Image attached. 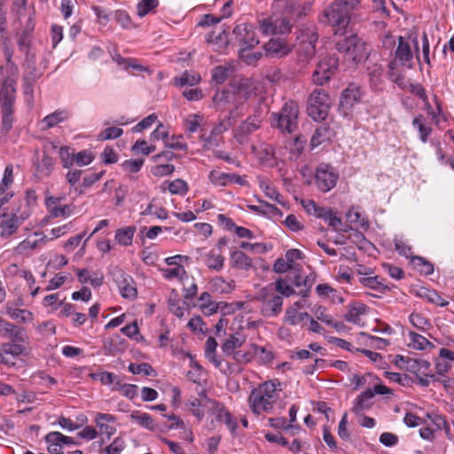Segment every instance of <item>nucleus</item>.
Returning <instances> with one entry per match:
<instances>
[{"label":"nucleus","instance_id":"obj_1","mask_svg":"<svg viewBox=\"0 0 454 454\" xmlns=\"http://www.w3.org/2000/svg\"><path fill=\"white\" fill-rule=\"evenodd\" d=\"M255 94V86L248 78L232 81L223 90H217L213 97V105L217 111L229 110L231 118L243 115L241 110L245 102Z\"/></svg>","mask_w":454,"mask_h":454},{"label":"nucleus","instance_id":"obj_2","mask_svg":"<svg viewBox=\"0 0 454 454\" xmlns=\"http://www.w3.org/2000/svg\"><path fill=\"white\" fill-rule=\"evenodd\" d=\"M366 14L361 0H338L325 11L324 16L335 27V34L344 35L350 23L363 20Z\"/></svg>","mask_w":454,"mask_h":454},{"label":"nucleus","instance_id":"obj_3","mask_svg":"<svg viewBox=\"0 0 454 454\" xmlns=\"http://www.w3.org/2000/svg\"><path fill=\"white\" fill-rule=\"evenodd\" d=\"M281 391V383L277 380L265 381L252 389L248 396V404L252 412L255 415H261L263 412L271 413Z\"/></svg>","mask_w":454,"mask_h":454},{"label":"nucleus","instance_id":"obj_4","mask_svg":"<svg viewBox=\"0 0 454 454\" xmlns=\"http://www.w3.org/2000/svg\"><path fill=\"white\" fill-rule=\"evenodd\" d=\"M35 62V54H27L23 64L22 90L25 99L29 105L34 102V87L46 68L43 61H41L38 66Z\"/></svg>","mask_w":454,"mask_h":454},{"label":"nucleus","instance_id":"obj_5","mask_svg":"<svg viewBox=\"0 0 454 454\" xmlns=\"http://www.w3.org/2000/svg\"><path fill=\"white\" fill-rule=\"evenodd\" d=\"M19 69L10 60L0 69V102L1 106H13L16 98V82Z\"/></svg>","mask_w":454,"mask_h":454},{"label":"nucleus","instance_id":"obj_6","mask_svg":"<svg viewBox=\"0 0 454 454\" xmlns=\"http://www.w3.org/2000/svg\"><path fill=\"white\" fill-rule=\"evenodd\" d=\"M336 49L345 53L347 60L358 64L365 60L371 51V46L356 35H351L336 43Z\"/></svg>","mask_w":454,"mask_h":454},{"label":"nucleus","instance_id":"obj_7","mask_svg":"<svg viewBox=\"0 0 454 454\" xmlns=\"http://www.w3.org/2000/svg\"><path fill=\"white\" fill-rule=\"evenodd\" d=\"M271 126L283 133H293L298 126L299 106L293 100L286 102L278 114H272Z\"/></svg>","mask_w":454,"mask_h":454},{"label":"nucleus","instance_id":"obj_8","mask_svg":"<svg viewBox=\"0 0 454 454\" xmlns=\"http://www.w3.org/2000/svg\"><path fill=\"white\" fill-rule=\"evenodd\" d=\"M414 52H419V42L416 36H399L398 44L395 51L394 59L389 63L408 69L413 67Z\"/></svg>","mask_w":454,"mask_h":454},{"label":"nucleus","instance_id":"obj_9","mask_svg":"<svg viewBox=\"0 0 454 454\" xmlns=\"http://www.w3.org/2000/svg\"><path fill=\"white\" fill-rule=\"evenodd\" d=\"M256 299L261 304V313L266 317H275L282 311L283 297L275 293L272 284L259 290Z\"/></svg>","mask_w":454,"mask_h":454},{"label":"nucleus","instance_id":"obj_10","mask_svg":"<svg viewBox=\"0 0 454 454\" xmlns=\"http://www.w3.org/2000/svg\"><path fill=\"white\" fill-rule=\"evenodd\" d=\"M318 35L315 26L310 25L299 30L297 35V54L301 61H307L316 54Z\"/></svg>","mask_w":454,"mask_h":454},{"label":"nucleus","instance_id":"obj_11","mask_svg":"<svg viewBox=\"0 0 454 454\" xmlns=\"http://www.w3.org/2000/svg\"><path fill=\"white\" fill-rule=\"evenodd\" d=\"M330 106L329 95L324 90H314L308 99V114L315 121H323L326 118Z\"/></svg>","mask_w":454,"mask_h":454},{"label":"nucleus","instance_id":"obj_12","mask_svg":"<svg viewBox=\"0 0 454 454\" xmlns=\"http://www.w3.org/2000/svg\"><path fill=\"white\" fill-rule=\"evenodd\" d=\"M231 40L239 47V50H251L259 44L254 27L246 22L238 24L234 27Z\"/></svg>","mask_w":454,"mask_h":454},{"label":"nucleus","instance_id":"obj_13","mask_svg":"<svg viewBox=\"0 0 454 454\" xmlns=\"http://www.w3.org/2000/svg\"><path fill=\"white\" fill-rule=\"evenodd\" d=\"M262 121L263 117L260 112H255L253 115L248 116L243 121L233 130L234 137L239 144H247L249 140V136L261 128Z\"/></svg>","mask_w":454,"mask_h":454},{"label":"nucleus","instance_id":"obj_14","mask_svg":"<svg viewBox=\"0 0 454 454\" xmlns=\"http://www.w3.org/2000/svg\"><path fill=\"white\" fill-rule=\"evenodd\" d=\"M260 29L266 35L286 34L291 30L290 20L286 16L273 14L260 20Z\"/></svg>","mask_w":454,"mask_h":454},{"label":"nucleus","instance_id":"obj_15","mask_svg":"<svg viewBox=\"0 0 454 454\" xmlns=\"http://www.w3.org/2000/svg\"><path fill=\"white\" fill-rule=\"evenodd\" d=\"M338 179L339 173L333 167L325 163L317 167L315 175V182L320 191L324 192L331 191L335 187Z\"/></svg>","mask_w":454,"mask_h":454},{"label":"nucleus","instance_id":"obj_16","mask_svg":"<svg viewBox=\"0 0 454 454\" xmlns=\"http://www.w3.org/2000/svg\"><path fill=\"white\" fill-rule=\"evenodd\" d=\"M63 199L60 196H48L45 198V206L51 217L67 218L74 213L75 207L73 204H62Z\"/></svg>","mask_w":454,"mask_h":454},{"label":"nucleus","instance_id":"obj_17","mask_svg":"<svg viewBox=\"0 0 454 454\" xmlns=\"http://www.w3.org/2000/svg\"><path fill=\"white\" fill-rule=\"evenodd\" d=\"M207 410L219 420L223 422L230 431L234 432L238 427L237 420L226 410L224 405L215 400L206 401Z\"/></svg>","mask_w":454,"mask_h":454},{"label":"nucleus","instance_id":"obj_18","mask_svg":"<svg viewBox=\"0 0 454 454\" xmlns=\"http://www.w3.org/2000/svg\"><path fill=\"white\" fill-rule=\"evenodd\" d=\"M265 55L272 59H281L287 56L293 50V45L282 38H271L263 46Z\"/></svg>","mask_w":454,"mask_h":454},{"label":"nucleus","instance_id":"obj_19","mask_svg":"<svg viewBox=\"0 0 454 454\" xmlns=\"http://www.w3.org/2000/svg\"><path fill=\"white\" fill-rule=\"evenodd\" d=\"M362 96L363 91L360 86L351 83L342 91L340 106L346 110H349L354 105L360 102Z\"/></svg>","mask_w":454,"mask_h":454},{"label":"nucleus","instance_id":"obj_20","mask_svg":"<svg viewBox=\"0 0 454 454\" xmlns=\"http://www.w3.org/2000/svg\"><path fill=\"white\" fill-rule=\"evenodd\" d=\"M116 417L110 413L97 412L95 414L94 422L98 428V432L101 434H106L108 438L114 435L116 432L114 423Z\"/></svg>","mask_w":454,"mask_h":454},{"label":"nucleus","instance_id":"obj_21","mask_svg":"<svg viewBox=\"0 0 454 454\" xmlns=\"http://www.w3.org/2000/svg\"><path fill=\"white\" fill-rule=\"evenodd\" d=\"M0 335L13 342H24L27 336L24 329L0 317Z\"/></svg>","mask_w":454,"mask_h":454},{"label":"nucleus","instance_id":"obj_22","mask_svg":"<svg viewBox=\"0 0 454 454\" xmlns=\"http://www.w3.org/2000/svg\"><path fill=\"white\" fill-rule=\"evenodd\" d=\"M230 266L235 270L248 271L254 266L253 260L240 250H234L230 254Z\"/></svg>","mask_w":454,"mask_h":454},{"label":"nucleus","instance_id":"obj_23","mask_svg":"<svg viewBox=\"0 0 454 454\" xmlns=\"http://www.w3.org/2000/svg\"><path fill=\"white\" fill-rule=\"evenodd\" d=\"M34 236L37 239L27 238L21 241L15 248L18 253H24L28 250L42 248L48 242V236L42 232H35Z\"/></svg>","mask_w":454,"mask_h":454},{"label":"nucleus","instance_id":"obj_24","mask_svg":"<svg viewBox=\"0 0 454 454\" xmlns=\"http://www.w3.org/2000/svg\"><path fill=\"white\" fill-rule=\"evenodd\" d=\"M21 224L9 216L7 213L0 214V237L8 239L17 232Z\"/></svg>","mask_w":454,"mask_h":454},{"label":"nucleus","instance_id":"obj_25","mask_svg":"<svg viewBox=\"0 0 454 454\" xmlns=\"http://www.w3.org/2000/svg\"><path fill=\"white\" fill-rule=\"evenodd\" d=\"M70 113L66 109H58L55 112L46 115L42 121V129H49L59 123L67 121L70 118Z\"/></svg>","mask_w":454,"mask_h":454},{"label":"nucleus","instance_id":"obj_26","mask_svg":"<svg viewBox=\"0 0 454 454\" xmlns=\"http://www.w3.org/2000/svg\"><path fill=\"white\" fill-rule=\"evenodd\" d=\"M25 350V347L19 344V342H7L1 345L0 349V363L5 364H12L13 365V362H10L7 358L8 355H11L12 356H18L21 355Z\"/></svg>","mask_w":454,"mask_h":454},{"label":"nucleus","instance_id":"obj_27","mask_svg":"<svg viewBox=\"0 0 454 454\" xmlns=\"http://www.w3.org/2000/svg\"><path fill=\"white\" fill-rule=\"evenodd\" d=\"M160 272L165 279H176L182 285H185L190 280V277L184 266H169L166 269H160Z\"/></svg>","mask_w":454,"mask_h":454},{"label":"nucleus","instance_id":"obj_28","mask_svg":"<svg viewBox=\"0 0 454 454\" xmlns=\"http://www.w3.org/2000/svg\"><path fill=\"white\" fill-rule=\"evenodd\" d=\"M119 278L116 279L121 294L124 298L133 299L137 296V289L132 284L131 278L126 275L122 270L119 272Z\"/></svg>","mask_w":454,"mask_h":454},{"label":"nucleus","instance_id":"obj_29","mask_svg":"<svg viewBox=\"0 0 454 454\" xmlns=\"http://www.w3.org/2000/svg\"><path fill=\"white\" fill-rule=\"evenodd\" d=\"M206 41L213 46L215 51L224 52L229 43L226 29H222L219 33L215 31L210 33Z\"/></svg>","mask_w":454,"mask_h":454},{"label":"nucleus","instance_id":"obj_30","mask_svg":"<svg viewBox=\"0 0 454 454\" xmlns=\"http://www.w3.org/2000/svg\"><path fill=\"white\" fill-rule=\"evenodd\" d=\"M129 419L132 422L149 431H155L157 429V425L153 419L150 414L146 412H143L137 410L132 411L129 414Z\"/></svg>","mask_w":454,"mask_h":454},{"label":"nucleus","instance_id":"obj_31","mask_svg":"<svg viewBox=\"0 0 454 454\" xmlns=\"http://www.w3.org/2000/svg\"><path fill=\"white\" fill-rule=\"evenodd\" d=\"M225 258L221 251L211 249L204 255L206 266L216 271H220L224 266Z\"/></svg>","mask_w":454,"mask_h":454},{"label":"nucleus","instance_id":"obj_32","mask_svg":"<svg viewBox=\"0 0 454 454\" xmlns=\"http://www.w3.org/2000/svg\"><path fill=\"white\" fill-rule=\"evenodd\" d=\"M415 294L417 296L437 306L444 307L449 304V301L442 298L437 292H435L434 290H430L424 286H420L418 289H416Z\"/></svg>","mask_w":454,"mask_h":454},{"label":"nucleus","instance_id":"obj_33","mask_svg":"<svg viewBox=\"0 0 454 454\" xmlns=\"http://www.w3.org/2000/svg\"><path fill=\"white\" fill-rule=\"evenodd\" d=\"M136 231L137 227L135 225L119 228L115 231L114 240L122 247L131 246Z\"/></svg>","mask_w":454,"mask_h":454},{"label":"nucleus","instance_id":"obj_34","mask_svg":"<svg viewBox=\"0 0 454 454\" xmlns=\"http://www.w3.org/2000/svg\"><path fill=\"white\" fill-rule=\"evenodd\" d=\"M6 213L9 215V216L15 219L16 222L22 224L30 217L32 214V208L28 204H23V201H19L12 206L10 212Z\"/></svg>","mask_w":454,"mask_h":454},{"label":"nucleus","instance_id":"obj_35","mask_svg":"<svg viewBox=\"0 0 454 454\" xmlns=\"http://www.w3.org/2000/svg\"><path fill=\"white\" fill-rule=\"evenodd\" d=\"M373 393H372V388L364 390L355 399L352 411L356 414H360L361 412L369 410L372 404L371 401Z\"/></svg>","mask_w":454,"mask_h":454},{"label":"nucleus","instance_id":"obj_36","mask_svg":"<svg viewBox=\"0 0 454 454\" xmlns=\"http://www.w3.org/2000/svg\"><path fill=\"white\" fill-rule=\"evenodd\" d=\"M199 308L204 315L210 316L218 310V303L213 301L212 296L207 292H203L199 297Z\"/></svg>","mask_w":454,"mask_h":454},{"label":"nucleus","instance_id":"obj_37","mask_svg":"<svg viewBox=\"0 0 454 454\" xmlns=\"http://www.w3.org/2000/svg\"><path fill=\"white\" fill-rule=\"evenodd\" d=\"M388 77L399 88L403 90L408 89L409 80L406 79L399 66H395V63L388 64Z\"/></svg>","mask_w":454,"mask_h":454},{"label":"nucleus","instance_id":"obj_38","mask_svg":"<svg viewBox=\"0 0 454 454\" xmlns=\"http://www.w3.org/2000/svg\"><path fill=\"white\" fill-rule=\"evenodd\" d=\"M7 315L20 323H29L34 319V315L31 311L14 308L12 304L7 303L5 306Z\"/></svg>","mask_w":454,"mask_h":454},{"label":"nucleus","instance_id":"obj_39","mask_svg":"<svg viewBox=\"0 0 454 454\" xmlns=\"http://www.w3.org/2000/svg\"><path fill=\"white\" fill-rule=\"evenodd\" d=\"M217 346L215 339L208 337L205 344V356L215 368L221 369L222 361L217 358L215 354Z\"/></svg>","mask_w":454,"mask_h":454},{"label":"nucleus","instance_id":"obj_40","mask_svg":"<svg viewBox=\"0 0 454 454\" xmlns=\"http://www.w3.org/2000/svg\"><path fill=\"white\" fill-rule=\"evenodd\" d=\"M245 342V339L241 336L232 334L222 345V350L226 356H233L236 349L240 348Z\"/></svg>","mask_w":454,"mask_h":454},{"label":"nucleus","instance_id":"obj_41","mask_svg":"<svg viewBox=\"0 0 454 454\" xmlns=\"http://www.w3.org/2000/svg\"><path fill=\"white\" fill-rule=\"evenodd\" d=\"M409 342L408 346L416 350H424L427 347H433V344L424 336L415 332L410 331L408 333Z\"/></svg>","mask_w":454,"mask_h":454},{"label":"nucleus","instance_id":"obj_42","mask_svg":"<svg viewBox=\"0 0 454 454\" xmlns=\"http://www.w3.org/2000/svg\"><path fill=\"white\" fill-rule=\"evenodd\" d=\"M346 218L350 224H354L357 228H361L363 230H367L369 228L368 221L362 217L358 208L355 207L348 208L346 213Z\"/></svg>","mask_w":454,"mask_h":454},{"label":"nucleus","instance_id":"obj_43","mask_svg":"<svg viewBox=\"0 0 454 454\" xmlns=\"http://www.w3.org/2000/svg\"><path fill=\"white\" fill-rule=\"evenodd\" d=\"M366 305L364 303H355L351 305L348 311L345 315V318L348 322L359 324L361 317L366 313Z\"/></svg>","mask_w":454,"mask_h":454},{"label":"nucleus","instance_id":"obj_44","mask_svg":"<svg viewBox=\"0 0 454 454\" xmlns=\"http://www.w3.org/2000/svg\"><path fill=\"white\" fill-rule=\"evenodd\" d=\"M409 322L413 327L421 332H427L432 327L430 320L418 312H412L409 316Z\"/></svg>","mask_w":454,"mask_h":454},{"label":"nucleus","instance_id":"obj_45","mask_svg":"<svg viewBox=\"0 0 454 454\" xmlns=\"http://www.w3.org/2000/svg\"><path fill=\"white\" fill-rule=\"evenodd\" d=\"M210 285L214 291L220 294L231 293L235 287L233 280L228 281L222 277L214 278L210 281Z\"/></svg>","mask_w":454,"mask_h":454},{"label":"nucleus","instance_id":"obj_46","mask_svg":"<svg viewBox=\"0 0 454 454\" xmlns=\"http://www.w3.org/2000/svg\"><path fill=\"white\" fill-rule=\"evenodd\" d=\"M168 308L169 310L178 317H183L184 316L187 304L185 301H182L176 294L174 295L171 294L168 301Z\"/></svg>","mask_w":454,"mask_h":454},{"label":"nucleus","instance_id":"obj_47","mask_svg":"<svg viewBox=\"0 0 454 454\" xmlns=\"http://www.w3.org/2000/svg\"><path fill=\"white\" fill-rule=\"evenodd\" d=\"M46 442L59 443L61 447L65 445H77L78 443L70 436L64 435L60 432H50L44 437Z\"/></svg>","mask_w":454,"mask_h":454},{"label":"nucleus","instance_id":"obj_48","mask_svg":"<svg viewBox=\"0 0 454 454\" xmlns=\"http://www.w3.org/2000/svg\"><path fill=\"white\" fill-rule=\"evenodd\" d=\"M13 113V106H1L2 132L4 134L8 133L12 128L14 121Z\"/></svg>","mask_w":454,"mask_h":454},{"label":"nucleus","instance_id":"obj_49","mask_svg":"<svg viewBox=\"0 0 454 454\" xmlns=\"http://www.w3.org/2000/svg\"><path fill=\"white\" fill-rule=\"evenodd\" d=\"M200 76L197 74H191L187 71L184 72L181 75L174 78V83L176 86L183 87L185 85L193 86L199 83Z\"/></svg>","mask_w":454,"mask_h":454},{"label":"nucleus","instance_id":"obj_50","mask_svg":"<svg viewBox=\"0 0 454 454\" xmlns=\"http://www.w3.org/2000/svg\"><path fill=\"white\" fill-rule=\"evenodd\" d=\"M412 124L416 127L419 132V138L423 143H426L432 132L430 126H427L425 121L423 115H419L413 119Z\"/></svg>","mask_w":454,"mask_h":454},{"label":"nucleus","instance_id":"obj_51","mask_svg":"<svg viewBox=\"0 0 454 454\" xmlns=\"http://www.w3.org/2000/svg\"><path fill=\"white\" fill-rule=\"evenodd\" d=\"M301 205L305 211L311 215H315L318 218L324 217L326 215V207H319L314 200H301Z\"/></svg>","mask_w":454,"mask_h":454},{"label":"nucleus","instance_id":"obj_52","mask_svg":"<svg viewBox=\"0 0 454 454\" xmlns=\"http://www.w3.org/2000/svg\"><path fill=\"white\" fill-rule=\"evenodd\" d=\"M232 72L231 66H217L212 70V79L218 84L223 83Z\"/></svg>","mask_w":454,"mask_h":454},{"label":"nucleus","instance_id":"obj_53","mask_svg":"<svg viewBox=\"0 0 454 454\" xmlns=\"http://www.w3.org/2000/svg\"><path fill=\"white\" fill-rule=\"evenodd\" d=\"M259 187L268 198L274 201L280 202L278 191L268 180L259 178Z\"/></svg>","mask_w":454,"mask_h":454},{"label":"nucleus","instance_id":"obj_54","mask_svg":"<svg viewBox=\"0 0 454 454\" xmlns=\"http://www.w3.org/2000/svg\"><path fill=\"white\" fill-rule=\"evenodd\" d=\"M317 67L318 70H325L333 75L338 67V59L335 56H326L320 59Z\"/></svg>","mask_w":454,"mask_h":454},{"label":"nucleus","instance_id":"obj_55","mask_svg":"<svg viewBox=\"0 0 454 454\" xmlns=\"http://www.w3.org/2000/svg\"><path fill=\"white\" fill-rule=\"evenodd\" d=\"M415 268L424 275H430L434 272L433 264L420 256L411 257Z\"/></svg>","mask_w":454,"mask_h":454},{"label":"nucleus","instance_id":"obj_56","mask_svg":"<svg viewBox=\"0 0 454 454\" xmlns=\"http://www.w3.org/2000/svg\"><path fill=\"white\" fill-rule=\"evenodd\" d=\"M59 154L64 168H70L74 164V152L70 147H60Z\"/></svg>","mask_w":454,"mask_h":454},{"label":"nucleus","instance_id":"obj_57","mask_svg":"<svg viewBox=\"0 0 454 454\" xmlns=\"http://www.w3.org/2000/svg\"><path fill=\"white\" fill-rule=\"evenodd\" d=\"M208 178L215 186H226L230 184L229 174L215 169L209 173Z\"/></svg>","mask_w":454,"mask_h":454},{"label":"nucleus","instance_id":"obj_58","mask_svg":"<svg viewBox=\"0 0 454 454\" xmlns=\"http://www.w3.org/2000/svg\"><path fill=\"white\" fill-rule=\"evenodd\" d=\"M272 285L274 286L275 293L278 294L282 297H289L295 293L294 288L290 285H288V283L286 280L282 278L276 280V282Z\"/></svg>","mask_w":454,"mask_h":454},{"label":"nucleus","instance_id":"obj_59","mask_svg":"<svg viewBox=\"0 0 454 454\" xmlns=\"http://www.w3.org/2000/svg\"><path fill=\"white\" fill-rule=\"evenodd\" d=\"M159 5L158 0H142L137 5V15L145 17Z\"/></svg>","mask_w":454,"mask_h":454},{"label":"nucleus","instance_id":"obj_60","mask_svg":"<svg viewBox=\"0 0 454 454\" xmlns=\"http://www.w3.org/2000/svg\"><path fill=\"white\" fill-rule=\"evenodd\" d=\"M203 118L198 114H190L184 121V129L187 132H196L200 127Z\"/></svg>","mask_w":454,"mask_h":454},{"label":"nucleus","instance_id":"obj_61","mask_svg":"<svg viewBox=\"0 0 454 454\" xmlns=\"http://www.w3.org/2000/svg\"><path fill=\"white\" fill-rule=\"evenodd\" d=\"M168 189L172 194L184 195L188 191V184L183 179H176L168 184Z\"/></svg>","mask_w":454,"mask_h":454},{"label":"nucleus","instance_id":"obj_62","mask_svg":"<svg viewBox=\"0 0 454 454\" xmlns=\"http://www.w3.org/2000/svg\"><path fill=\"white\" fill-rule=\"evenodd\" d=\"M283 322L284 324L289 325H297L299 323H301L300 312L295 309V307H288L286 309Z\"/></svg>","mask_w":454,"mask_h":454},{"label":"nucleus","instance_id":"obj_63","mask_svg":"<svg viewBox=\"0 0 454 454\" xmlns=\"http://www.w3.org/2000/svg\"><path fill=\"white\" fill-rule=\"evenodd\" d=\"M237 119L238 118H231V115H227L212 129V134L220 136L232 127Z\"/></svg>","mask_w":454,"mask_h":454},{"label":"nucleus","instance_id":"obj_64","mask_svg":"<svg viewBox=\"0 0 454 454\" xmlns=\"http://www.w3.org/2000/svg\"><path fill=\"white\" fill-rule=\"evenodd\" d=\"M239 58L247 65H254L262 56L260 51H250V50H239Z\"/></svg>","mask_w":454,"mask_h":454}]
</instances>
